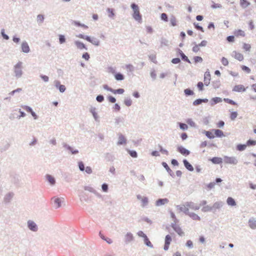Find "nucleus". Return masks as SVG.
I'll list each match as a JSON object with an SVG mask.
<instances>
[{
    "mask_svg": "<svg viewBox=\"0 0 256 256\" xmlns=\"http://www.w3.org/2000/svg\"><path fill=\"white\" fill-rule=\"evenodd\" d=\"M79 168L80 170L84 171V166L82 162L78 163Z\"/></svg>",
    "mask_w": 256,
    "mask_h": 256,
    "instance_id": "58",
    "label": "nucleus"
},
{
    "mask_svg": "<svg viewBox=\"0 0 256 256\" xmlns=\"http://www.w3.org/2000/svg\"><path fill=\"white\" fill-rule=\"evenodd\" d=\"M104 100V96L102 95H99L96 97V100L98 102H102Z\"/></svg>",
    "mask_w": 256,
    "mask_h": 256,
    "instance_id": "60",
    "label": "nucleus"
},
{
    "mask_svg": "<svg viewBox=\"0 0 256 256\" xmlns=\"http://www.w3.org/2000/svg\"><path fill=\"white\" fill-rule=\"evenodd\" d=\"M194 26L195 28L197 30H200L202 32H204L203 28L201 26H199L198 24L194 23Z\"/></svg>",
    "mask_w": 256,
    "mask_h": 256,
    "instance_id": "49",
    "label": "nucleus"
},
{
    "mask_svg": "<svg viewBox=\"0 0 256 256\" xmlns=\"http://www.w3.org/2000/svg\"><path fill=\"white\" fill-rule=\"evenodd\" d=\"M224 100L225 102H227L228 104H230L234 105V106L236 105V102H234V100H232L225 98L224 99Z\"/></svg>",
    "mask_w": 256,
    "mask_h": 256,
    "instance_id": "40",
    "label": "nucleus"
},
{
    "mask_svg": "<svg viewBox=\"0 0 256 256\" xmlns=\"http://www.w3.org/2000/svg\"><path fill=\"white\" fill-rule=\"evenodd\" d=\"M137 198L141 200L142 206H144L148 204V198L146 197H142L140 195H138Z\"/></svg>",
    "mask_w": 256,
    "mask_h": 256,
    "instance_id": "13",
    "label": "nucleus"
},
{
    "mask_svg": "<svg viewBox=\"0 0 256 256\" xmlns=\"http://www.w3.org/2000/svg\"><path fill=\"white\" fill-rule=\"evenodd\" d=\"M161 19L166 22H167L168 20V18L166 14L165 13H162L161 14Z\"/></svg>",
    "mask_w": 256,
    "mask_h": 256,
    "instance_id": "53",
    "label": "nucleus"
},
{
    "mask_svg": "<svg viewBox=\"0 0 256 256\" xmlns=\"http://www.w3.org/2000/svg\"><path fill=\"white\" fill-rule=\"evenodd\" d=\"M190 218H192L193 220H200V218L199 216H198L197 214H194V213H192V212H190L188 214Z\"/></svg>",
    "mask_w": 256,
    "mask_h": 256,
    "instance_id": "31",
    "label": "nucleus"
},
{
    "mask_svg": "<svg viewBox=\"0 0 256 256\" xmlns=\"http://www.w3.org/2000/svg\"><path fill=\"white\" fill-rule=\"evenodd\" d=\"M246 146H246V144H238L237 146V149L238 150L242 151V150H244L246 148Z\"/></svg>",
    "mask_w": 256,
    "mask_h": 256,
    "instance_id": "39",
    "label": "nucleus"
},
{
    "mask_svg": "<svg viewBox=\"0 0 256 256\" xmlns=\"http://www.w3.org/2000/svg\"><path fill=\"white\" fill-rule=\"evenodd\" d=\"M200 46L198 44H196V46H194L192 48L193 52H198L200 50Z\"/></svg>",
    "mask_w": 256,
    "mask_h": 256,
    "instance_id": "52",
    "label": "nucleus"
},
{
    "mask_svg": "<svg viewBox=\"0 0 256 256\" xmlns=\"http://www.w3.org/2000/svg\"><path fill=\"white\" fill-rule=\"evenodd\" d=\"M210 161L214 164H220L222 162V160L220 158L214 157L210 159Z\"/></svg>",
    "mask_w": 256,
    "mask_h": 256,
    "instance_id": "19",
    "label": "nucleus"
},
{
    "mask_svg": "<svg viewBox=\"0 0 256 256\" xmlns=\"http://www.w3.org/2000/svg\"><path fill=\"white\" fill-rule=\"evenodd\" d=\"M110 91L112 92L114 94H122L124 92V90L122 88H119L118 90H110Z\"/></svg>",
    "mask_w": 256,
    "mask_h": 256,
    "instance_id": "28",
    "label": "nucleus"
},
{
    "mask_svg": "<svg viewBox=\"0 0 256 256\" xmlns=\"http://www.w3.org/2000/svg\"><path fill=\"white\" fill-rule=\"evenodd\" d=\"M74 43L78 48L80 50L86 49L85 45L82 42L79 41H76Z\"/></svg>",
    "mask_w": 256,
    "mask_h": 256,
    "instance_id": "21",
    "label": "nucleus"
},
{
    "mask_svg": "<svg viewBox=\"0 0 256 256\" xmlns=\"http://www.w3.org/2000/svg\"><path fill=\"white\" fill-rule=\"evenodd\" d=\"M131 7L133 9L134 12L139 11L138 6L135 4H132L131 5Z\"/></svg>",
    "mask_w": 256,
    "mask_h": 256,
    "instance_id": "50",
    "label": "nucleus"
},
{
    "mask_svg": "<svg viewBox=\"0 0 256 256\" xmlns=\"http://www.w3.org/2000/svg\"><path fill=\"white\" fill-rule=\"evenodd\" d=\"M44 20V16L42 14H38L37 16V22L39 24H42Z\"/></svg>",
    "mask_w": 256,
    "mask_h": 256,
    "instance_id": "38",
    "label": "nucleus"
},
{
    "mask_svg": "<svg viewBox=\"0 0 256 256\" xmlns=\"http://www.w3.org/2000/svg\"><path fill=\"white\" fill-rule=\"evenodd\" d=\"M234 36L236 37H244L246 36V34L244 31L242 30H236L234 32Z\"/></svg>",
    "mask_w": 256,
    "mask_h": 256,
    "instance_id": "8",
    "label": "nucleus"
},
{
    "mask_svg": "<svg viewBox=\"0 0 256 256\" xmlns=\"http://www.w3.org/2000/svg\"><path fill=\"white\" fill-rule=\"evenodd\" d=\"M133 17L136 20H138L139 22L140 21L142 20V17L139 11L134 12L133 14Z\"/></svg>",
    "mask_w": 256,
    "mask_h": 256,
    "instance_id": "23",
    "label": "nucleus"
},
{
    "mask_svg": "<svg viewBox=\"0 0 256 256\" xmlns=\"http://www.w3.org/2000/svg\"><path fill=\"white\" fill-rule=\"evenodd\" d=\"M248 224L252 228L255 229L256 228V220L254 219H251L249 220Z\"/></svg>",
    "mask_w": 256,
    "mask_h": 256,
    "instance_id": "26",
    "label": "nucleus"
},
{
    "mask_svg": "<svg viewBox=\"0 0 256 256\" xmlns=\"http://www.w3.org/2000/svg\"><path fill=\"white\" fill-rule=\"evenodd\" d=\"M28 226L30 230H33V231L36 230V229H37L36 226L34 222H33L32 221H29L28 222Z\"/></svg>",
    "mask_w": 256,
    "mask_h": 256,
    "instance_id": "18",
    "label": "nucleus"
},
{
    "mask_svg": "<svg viewBox=\"0 0 256 256\" xmlns=\"http://www.w3.org/2000/svg\"><path fill=\"white\" fill-rule=\"evenodd\" d=\"M211 6L212 8H220L222 6L219 4L214 3Z\"/></svg>",
    "mask_w": 256,
    "mask_h": 256,
    "instance_id": "56",
    "label": "nucleus"
},
{
    "mask_svg": "<svg viewBox=\"0 0 256 256\" xmlns=\"http://www.w3.org/2000/svg\"><path fill=\"white\" fill-rule=\"evenodd\" d=\"M22 62H18L14 66V72L16 75V76L17 78H20L22 74Z\"/></svg>",
    "mask_w": 256,
    "mask_h": 256,
    "instance_id": "2",
    "label": "nucleus"
},
{
    "mask_svg": "<svg viewBox=\"0 0 256 256\" xmlns=\"http://www.w3.org/2000/svg\"><path fill=\"white\" fill-rule=\"evenodd\" d=\"M240 5L242 8H246L250 5V2L247 0H240Z\"/></svg>",
    "mask_w": 256,
    "mask_h": 256,
    "instance_id": "20",
    "label": "nucleus"
},
{
    "mask_svg": "<svg viewBox=\"0 0 256 256\" xmlns=\"http://www.w3.org/2000/svg\"><path fill=\"white\" fill-rule=\"evenodd\" d=\"M168 202V200L166 198L159 199L156 201V204L158 206H160Z\"/></svg>",
    "mask_w": 256,
    "mask_h": 256,
    "instance_id": "24",
    "label": "nucleus"
},
{
    "mask_svg": "<svg viewBox=\"0 0 256 256\" xmlns=\"http://www.w3.org/2000/svg\"><path fill=\"white\" fill-rule=\"evenodd\" d=\"M204 134L206 136L210 139L214 138L215 137L214 132L212 130V131H206Z\"/></svg>",
    "mask_w": 256,
    "mask_h": 256,
    "instance_id": "25",
    "label": "nucleus"
},
{
    "mask_svg": "<svg viewBox=\"0 0 256 256\" xmlns=\"http://www.w3.org/2000/svg\"><path fill=\"white\" fill-rule=\"evenodd\" d=\"M186 245L187 246H188L189 248H192L193 246L192 242L190 240H188L186 243Z\"/></svg>",
    "mask_w": 256,
    "mask_h": 256,
    "instance_id": "62",
    "label": "nucleus"
},
{
    "mask_svg": "<svg viewBox=\"0 0 256 256\" xmlns=\"http://www.w3.org/2000/svg\"><path fill=\"white\" fill-rule=\"evenodd\" d=\"M124 104L127 106H130L132 104V101L130 99H126L124 100Z\"/></svg>",
    "mask_w": 256,
    "mask_h": 256,
    "instance_id": "57",
    "label": "nucleus"
},
{
    "mask_svg": "<svg viewBox=\"0 0 256 256\" xmlns=\"http://www.w3.org/2000/svg\"><path fill=\"white\" fill-rule=\"evenodd\" d=\"M46 178L48 180L49 182L52 184H54L55 183V180L54 177L50 175H48L46 176Z\"/></svg>",
    "mask_w": 256,
    "mask_h": 256,
    "instance_id": "32",
    "label": "nucleus"
},
{
    "mask_svg": "<svg viewBox=\"0 0 256 256\" xmlns=\"http://www.w3.org/2000/svg\"><path fill=\"white\" fill-rule=\"evenodd\" d=\"M115 78L118 80H122L124 79V76L121 74H116L114 75Z\"/></svg>",
    "mask_w": 256,
    "mask_h": 256,
    "instance_id": "33",
    "label": "nucleus"
},
{
    "mask_svg": "<svg viewBox=\"0 0 256 256\" xmlns=\"http://www.w3.org/2000/svg\"><path fill=\"white\" fill-rule=\"evenodd\" d=\"M184 93L186 96L192 95L194 94L193 91L190 89H186L184 90Z\"/></svg>",
    "mask_w": 256,
    "mask_h": 256,
    "instance_id": "46",
    "label": "nucleus"
},
{
    "mask_svg": "<svg viewBox=\"0 0 256 256\" xmlns=\"http://www.w3.org/2000/svg\"><path fill=\"white\" fill-rule=\"evenodd\" d=\"M197 86L200 90H203L204 84L202 82H198Z\"/></svg>",
    "mask_w": 256,
    "mask_h": 256,
    "instance_id": "64",
    "label": "nucleus"
},
{
    "mask_svg": "<svg viewBox=\"0 0 256 256\" xmlns=\"http://www.w3.org/2000/svg\"><path fill=\"white\" fill-rule=\"evenodd\" d=\"M134 238V236L130 232L127 233L124 237L125 242H128L132 240Z\"/></svg>",
    "mask_w": 256,
    "mask_h": 256,
    "instance_id": "17",
    "label": "nucleus"
},
{
    "mask_svg": "<svg viewBox=\"0 0 256 256\" xmlns=\"http://www.w3.org/2000/svg\"><path fill=\"white\" fill-rule=\"evenodd\" d=\"M200 208V206L192 202H187L184 204H182L179 207V210L186 214H188L190 212V210H196Z\"/></svg>",
    "mask_w": 256,
    "mask_h": 256,
    "instance_id": "1",
    "label": "nucleus"
},
{
    "mask_svg": "<svg viewBox=\"0 0 256 256\" xmlns=\"http://www.w3.org/2000/svg\"><path fill=\"white\" fill-rule=\"evenodd\" d=\"M126 144V139L124 136L122 134H120L118 136V145H121Z\"/></svg>",
    "mask_w": 256,
    "mask_h": 256,
    "instance_id": "16",
    "label": "nucleus"
},
{
    "mask_svg": "<svg viewBox=\"0 0 256 256\" xmlns=\"http://www.w3.org/2000/svg\"><path fill=\"white\" fill-rule=\"evenodd\" d=\"M203 102H204V100H202V99H198V100H196L195 101H194L193 104L194 106H196V105L200 104Z\"/></svg>",
    "mask_w": 256,
    "mask_h": 256,
    "instance_id": "47",
    "label": "nucleus"
},
{
    "mask_svg": "<svg viewBox=\"0 0 256 256\" xmlns=\"http://www.w3.org/2000/svg\"><path fill=\"white\" fill-rule=\"evenodd\" d=\"M238 116V113L236 112H232L230 114V118L232 120H234Z\"/></svg>",
    "mask_w": 256,
    "mask_h": 256,
    "instance_id": "41",
    "label": "nucleus"
},
{
    "mask_svg": "<svg viewBox=\"0 0 256 256\" xmlns=\"http://www.w3.org/2000/svg\"><path fill=\"white\" fill-rule=\"evenodd\" d=\"M221 62L224 66H228L229 64L228 60L225 57H222V58Z\"/></svg>",
    "mask_w": 256,
    "mask_h": 256,
    "instance_id": "36",
    "label": "nucleus"
},
{
    "mask_svg": "<svg viewBox=\"0 0 256 256\" xmlns=\"http://www.w3.org/2000/svg\"><path fill=\"white\" fill-rule=\"evenodd\" d=\"M233 52L234 57V58L240 62L244 60V57L242 54L236 51H234Z\"/></svg>",
    "mask_w": 256,
    "mask_h": 256,
    "instance_id": "9",
    "label": "nucleus"
},
{
    "mask_svg": "<svg viewBox=\"0 0 256 256\" xmlns=\"http://www.w3.org/2000/svg\"><path fill=\"white\" fill-rule=\"evenodd\" d=\"M129 154L130 155V156L132 158H136L137 157V153L136 151L134 150H129Z\"/></svg>",
    "mask_w": 256,
    "mask_h": 256,
    "instance_id": "48",
    "label": "nucleus"
},
{
    "mask_svg": "<svg viewBox=\"0 0 256 256\" xmlns=\"http://www.w3.org/2000/svg\"><path fill=\"white\" fill-rule=\"evenodd\" d=\"M224 162L228 164H236L237 163V160L234 157L224 156Z\"/></svg>",
    "mask_w": 256,
    "mask_h": 256,
    "instance_id": "3",
    "label": "nucleus"
},
{
    "mask_svg": "<svg viewBox=\"0 0 256 256\" xmlns=\"http://www.w3.org/2000/svg\"><path fill=\"white\" fill-rule=\"evenodd\" d=\"M107 12H108V16L110 18H112L114 16V10L112 8H108L107 9Z\"/></svg>",
    "mask_w": 256,
    "mask_h": 256,
    "instance_id": "35",
    "label": "nucleus"
},
{
    "mask_svg": "<svg viewBox=\"0 0 256 256\" xmlns=\"http://www.w3.org/2000/svg\"><path fill=\"white\" fill-rule=\"evenodd\" d=\"M226 202L228 204L231 206H234L236 205V203L234 198L231 197H228L227 199Z\"/></svg>",
    "mask_w": 256,
    "mask_h": 256,
    "instance_id": "27",
    "label": "nucleus"
},
{
    "mask_svg": "<svg viewBox=\"0 0 256 256\" xmlns=\"http://www.w3.org/2000/svg\"><path fill=\"white\" fill-rule=\"evenodd\" d=\"M180 127L183 130H187L188 128V126L186 124L182 123H180Z\"/></svg>",
    "mask_w": 256,
    "mask_h": 256,
    "instance_id": "51",
    "label": "nucleus"
},
{
    "mask_svg": "<svg viewBox=\"0 0 256 256\" xmlns=\"http://www.w3.org/2000/svg\"><path fill=\"white\" fill-rule=\"evenodd\" d=\"M248 88V86L245 88L242 84H238L233 88L232 91L238 92H244Z\"/></svg>",
    "mask_w": 256,
    "mask_h": 256,
    "instance_id": "4",
    "label": "nucleus"
},
{
    "mask_svg": "<svg viewBox=\"0 0 256 256\" xmlns=\"http://www.w3.org/2000/svg\"><path fill=\"white\" fill-rule=\"evenodd\" d=\"M194 62L196 63L201 62H202V58L200 56H194Z\"/></svg>",
    "mask_w": 256,
    "mask_h": 256,
    "instance_id": "42",
    "label": "nucleus"
},
{
    "mask_svg": "<svg viewBox=\"0 0 256 256\" xmlns=\"http://www.w3.org/2000/svg\"><path fill=\"white\" fill-rule=\"evenodd\" d=\"M246 146H252L256 145V140H250L246 143Z\"/></svg>",
    "mask_w": 256,
    "mask_h": 256,
    "instance_id": "37",
    "label": "nucleus"
},
{
    "mask_svg": "<svg viewBox=\"0 0 256 256\" xmlns=\"http://www.w3.org/2000/svg\"><path fill=\"white\" fill-rule=\"evenodd\" d=\"M212 131L214 132L215 137L222 138L224 136L223 132L218 129H214Z\"/></svg>",
    "mask_w": 256,
    "mask_h": 256,
    "instance_id": "12",
    "label": "nucleus"
},
{
    "mask_svg": "<svg viewBox=\"0 0 256 256\" xmlns=\"http://www.w3.org/2000/svg\"><path fill=\"white\" fill-rule=\"evenodd\" d=\"M242 48L245 51H250L251 48V46L248 44L244 43Z\"/></svg>",
    "mask_w": 256,
    "mask_h": 256,
    "instance_id": "34",
    "label": "nucleus"
},
{
    "mask_svg": "<svg viewBox=\"0 0 256 256\" xmlns=\"http://www.w3.org/2000/svg\"><path fill=\"white\" fill-rule=\"evenodd\" d=\"M212 101L214 102V104H217V103L222 102V100L220 98L216 97L212 99Z\"/></svg>",
    "mask_w": 256,
    "mask_h": 256,
    "instance_id": "43",
    "label": "nucleus"
},
{
    "mask_svg": "<svg viewBox=\"0 0 256 256\" xmlns=\"http://www.w3.org/2000/svg\"><path fill=\"white\" fill-rule=\"evenodd\" d=\"M178 150L184 156H188L190 154V152L184 148L180 146L178 148Z\"/></svg>",
    "mask_w": 256,
    "mask_h": 256,
    "instance_id": "10",
    "label": "nucleus"
},
{
    "mask_svg": "<svg viewBox=\"0 0 256 256\" xmlns=\"http://www.w3.org/2000/svg\"><path fill=\"white\" fill-rule=\"evenodd\" d=\"M180 61V60L179 58H174L172 60V62L174 64H178Z\"/></svg>",
    "mask_w": 256,
    "mask_h": 256,
    "instance_id": "61",
    "label": "nucleus"
},
{
    "mask_svg": "<svg viewBox=\"0 0 256 256\" xmlns=\"http://www.w3.org/2000/svg\"><path fill=\"white\" fill-rule=\"evenodd\" d=\"M59 40L60 44H63L66 42V38H64V35H60L59 36Z\"/></svg>",
    "mask_w": 256,
    "mask_h": 256,
    "instance_id": "45",
    "label": "nucleus"
},
{
    "mask_svg": "<svg viewBox=\"0 0 256 256\" xmlns=\"http://www.w3.org/2000/svg\"><path fill=\"white\" fill-rule=\"evenodd\" d=\"M144 238V244L148 246L150 248H152L153 246L151 242L148 240L147 236H146Z\"/></svg>",
    "mask_w": 256,
    "mask_h": 256,
    "instance_id": "30",
    "label": "nucleus"
},
{
    "mask_svg": "<svg viewBox=\"0 0 256 256\" xmlns=\"http://www.w3.org/2000/svg\"><path fill=\"white\" fill-rule=\"evenodd\" d=\"M186 122L192 126H195V123L191 119L188 120Z\"/></svg>",
    "mask_w": 256,
    "mask_h": 256,
    "instance_id": "59",
    "label": "nucleus"
},
{
    "mask_svg": "<svg viewBox=\"0 0 256 256\" xmlns=\"http://www.w3.org/2000/svg\"><path fill=\"white\" fill-rule=\"evenodd\" d=\"M234 36H230L227 37L226 40L228 42H234Z\"/></svg>",
    "mask_w": 256,
    "mask_h": 256,
    "instance_id": "54",
    "label": "nucleus"
},
{
    "mask_svg": "<svg viewBox=\"0 0 256 256\" xmlns=\"http://www.w3.org/2000/svg\"><path fill=\"white\" fill-rule=\"evenodd\" d=\"M210 74L209 72H206L204 74V82L206 85L208 86L210 84Z\"/></svg>",
    "mask_w": 256,
    "mask_h": 256,
    "instance_id": "14",
    "label": "nucleus"
},
{
    "mask_svg": "<svg viewBox=\"0 0 256 256\" xmlns=\"http://www.w3.org/2000/svg\"><path fill=\"white\" fill-rule=\"evenodd\" d=\"M172 241V236L169 234L166 235L165 238L164 245V248L165 250H167L169 248V246Z\"/></svg>",
    "mask_w": 256,
    "mask_h": 256,
    "instance_id": "5",
    "label": "nucleus"
},
{
    "mask_svg": "<svg viewBox=\"0 0 256 256\" xmlns=\"http://www.w3.org/2000/svg\"><path fill=\"white\" fill-rule=\"evenodd\" d=\"M241 68H242V70H243L244 71H245L248 74L250 72V68L246 66H241Z\"/></svg>",
    "mask_w": 256,
    "mask_h": 256,
    "instance_id": "44",
    "label": "nucleus"
},
{
    "mask_svg": "<svg viewBox=\"0 0 256 256\" xmlns=\"http://www.w3.org/2000/svg\"><path fill=\"white\" fill-rule=\"evenodd\" d=\"M74 25L77 26H80L85 28H88V26H86L84 24H82L79 22H78L74 21Z\"/></svg>",
    "mask_w": 256,
    "mask_h": 256,
    "instance_id": "55",
    "label": "nucleus"
},
{
    "mask_svg": "<svg viewBox=\"0 0 256 256\" xmlns=\"http://www.w3.org/2000/svg\"><path fill=\"white\" fill-rule=\"evenodd\" d=\"M13 196V194L12 193H8L6 194L4 197V200L6 202H8Z\"/></svg>",
    "mask_w": 256,
    "mask_h": 256,
    "instance_id": "29",
    "label": "nucleus"
},
{
    "mask_svg": "<svg viewBox=\"0 0 256 256\" xmlns=\"http://www.w3.org/2000/svg\"><path fill=\"white\" fill-rule=\"evenodd\" d=\"M82 58L88 60L90 58V55L88 52H85L82 54Z\"/></svg>",
    "mask_w": 256,
    "mask_h": 256,
    "instance_id": "63",
    "label": "nucleus"
},
{
    "mask_svg": "<svg viewBox=\"0 0 256 256\" xmlns=\"http://www.w3.org/2000/svg\"><path fill=\"white\" fill-rule=\"evenodd\" d=\"M22 49L23 52L28 53L30 52V48L27 42H24L22 44Z\"/></svg>",
    "mask_w": 256,
    "mask_h": 256,
    "instance_id": "15",
    "label": "nucleus"
},
{
    "mask_svg": "<svg viewBox=\"0 0 256 256\" xmlns=\"http://www.w3.org/2000/svg\"><path fill=\"white\" fill-rule=\"evenodd\" d=\"M184 164L185 167L189 170L192 171L194 170L193 166L186 160H184Z\"/></svg>",
    "mask_w": 256,
    "mask_h": 256,
    "instance_id": "22",
    "label": "nucleus"
},
{
    "mask_svg": "<svg viewBox=\"0 0 256 256\" xmlns=\"http://www.w3.org/2000/svg\"><path fill=\"white\" fill-rule=\"evenodd\" d=\"M56 208H58L61 206V203L64 201V198H54L52 200Z\"/></svg>",
    "mask_w": 256,
    "mask_h": 256,
    "instance_id": "6",
    "label": "nucleus"
},
{
    "mask_svg": "<svg viewBox=\"0 0 256 256\" xmlns=\"http://www.w3.org/2000/svg\"><path fill=\"white\" fill-rule=\"evenodd\" d=\"M172 228L173 229L178 233V234L180 236H182L184 234V232L182 228L176 224H173L172 226Z\"/></svg>",
    "mask_w": 256,
    "mask_h": 256,
    "instance_id": "11",
    "label": "nucleus"
},
{
    "mask_svg": "<svg viewBox=\"0 0 256 256\" xmlns=\"http://www.w3.org/2000/svg\"><path fill=\"white\" fill-rule=\"evenodd\" d=\"M85 40H86L87 41L91 42L92 44H94L95 46H98L100 44V41L97 38H91L90 36H86Z\"/></svg>",
    "mask_w": 256,
    "mask_h": 256,
    "instance_id": "7",
    "label": "nucleus"
}]
</instances>
